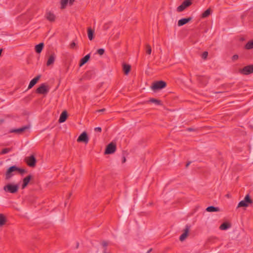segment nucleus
Instances as JSON below:
<instances>
[{
    "mask_svg": "<svg viewBox=\"0 0 253 253\" xmlns=\"http://www.w3.org/2000/svg\"><path fill=\"white\" fill-rule=\"evenodd\" d=\"M253 203V200L251 198L250 195L248 194L245 196L243 200L239 203L237 208L248 207L250 204H252Z\"/></svg>",
    "mask_w": 253,
    "mask_h": 253,
    "instance_id": "1",
    "label": "nucleus"
},
{
    "mask_svg": "<svg viewBox=\"0 0 253 253\" xmlns=\"http://www.w3.org/2000/svg\"><path fill=\"white\" fill-rule=\"evenodd\" d=\"M167 86V83L163 81H159L154 82L151 86V89L154 90L162 89Z\"/></svg>",
    "mask_w": 253,
    "mask_h": 253,
    "instance_id": "2",
    "label": "nucleus"
},
{
    "mask_svg": "<svg viewBox=\"0 0 253 253\" xmlns=\"http://www.w3.org/2000/svg\"><path fill=\"white\" fill-rule=\"evenodd\" d=\"M19 189V186L17 184H8L3 187V190L6 192H9L12 194L16 193Z\"/></svg>",
    "mask_w": 253,
    "mask_h": 253,
    "instance_id": "3",
    "label": "nucleus"
},
{
    "mask_svg": "<svg viewBox=\"0 0 253 253\" xmlns=\"http://www.w3.org/2000/svg\"><path fill=\"white\" fill-rule=\"evenodd\" d=\"M239 72L244 75H248L253 73V65H249L240 69Z\"/></svg>",
    "mask_w": 253,
    "mask_h": 253,
    "instance_id": "4",
    "label": "nucleus"
},
{
    "mask_svg": "<svg viewBox=\"0 0 253 253\" xmlns=\"http://www.w3.org/2000/svg\"><path fill=\"white\" fill-rule=\"evenodd\" d=\"M25 162L30 167L34 168L36 166V159L34 155L26 157L25 158Z\"/></svg>",
    "mask_w": 253,
    "mask_h": 253,
    "instance_id": "5",
    "label": "nucleus"
},
{
    "mask_svg": "<svg viewBox=\"0 0 253 253\" xmlns=\"http://www.w3.org/2000/svg\"><path fill=\"white\" fill-rule=\"evenodd\" d=\"M49 91V88L48 85L45 84H42L41 85L37 88L36 93L42 94H46Z\"/></svg>",
    "mask_w": 253,
    "mask_h": 253,
    "instance_id": "6",
    "label": "nucleus"
},
{
    "mask_svg": "<svg viewBox=\"0 0 253 253\" xmlns=\"http://www.w3.org/2000/svg\"><path fill=\"white\" fill-rule=\"evenodd\" d=\"M116 150V144L113 142L109 143L107 146L105 151V154H111L114 153Z\"/></svg>",
    "mask_w": 253,
    "mask_h": 253,
    "instance_id": "7",
    "label": "nucleus"
},
{
    "mask_svg": "<svg viewBox=\"0 0 253 253\" xmlns=\"http://www.w3.org/2000/svg\"><path fill=\"white\" fill-rule=\"evenodd\" d=\"M77 141L78 142H83L85 144H87L89 141V137L87 133L85 131L82 133L78 137Z\"/></svg>",
    "mask_w": 253,
    "mask_h": 253,
    "instance_id": "8",
    "label": "nucleus"
},
{
    "mask_svg": "<svg viewBox=\"0 0 253 253\" xmlns=\"http://www.w3.org/2000/svg\"><path fill=\"white\" fill-rule=\"evenodd\" d=\"M191 4L192 1L191 0H185L181 3V5L177 7V11L178 12H181Z\"/></svg>",
    "mask_w": 253,
    "mask_h": 253,
    "instance_id": "9",
    "label": "nucleus"
},
{
    "mask_svg": "<svg viewBox=\"0 0 253 253\" xmlns=\"http://www.w3.org/2000/svg\"><path fill=\"white\" fill-rule=\"evenodd\" d=\"M16 166H13L9 167L5 173V179L9 180L13 175V172L16 171Z\"/></svg>",
    "mask_w": 253,
    "mask_h": 253,
    "instance_id": "10",
    "label": "nucleus"
},
{
    "mask_svg": "<svg viewBox=\"0 0 253 253\" xmlns=\"http://www.w3.org/2000/svg\"><path fill=\"white\" fill-rule=\"evenodd\" d=\"M189 230L190 226L186 225L185 229H184V232L179 237V240L180 241H183L187 238L189 232Z\"/></svg>",
    "mask_w": 253,
    "mask_h": 253,
    "instance_id": "11",
    "label": "nucleus"
},
{
    "mask_svg": "<svg viewBox=\"0 0 253 253\" xmlns=\"http://www.w3.org/2000/svg\"><path fill=\"white\" fill-rule=\"evenodd\" d=\"M29 128V126H24L19 128L13 129H11L10 132L12 133H16L18 134H21L24 132L26 130Z\"/></svg>",
    "mask_w": 253,
    "mask_h": 253,
    "instance_id": "12",
    "label": "nucleus"
},
{
    "mask_svg": "<svg viewBox=\"0 0 253 253\" xmlns=\"http://www.w3.org/2000/svg\"><path fill=\"white\" fill-rule=\"evenodd\" d=\"M75 0H61V9H63L66 8L68 2L70 5H72Z\"/></svg>",
    "mask_w": 253,
    "mask_h": 253,
    "instance_id": "13",
    "label": "nucleus"
},
{
    "mask_svg": "<svg viewBox=\"0 0 253 253\" xmlns=\"http://www.w3.org/2000/svg\"><path fill=\"white\" fill-rule=\"evenodd\" d=\"M41 77V75H39L37 76H36L35 78L32 79L31 82H30V84L28 85V89H30L32 88L38 82V81L40 80V79Z\"/></svg>",
    "mask_w": 253,
    "mask_h": 253,
    "instance_id": "14",
    "label": "nucleus"
},
{
    "mask_svg": "<svg viewBox=\"0 0 253 253\" xmlns=\"http://www.w3.org/2000/svg\"><path fill=\"white\" fill-rule=\"evenodd\" d=\"M68 117V113L66 111H64L62 112L60 116L58 122L60 123H63L65 122Z\"/></svg>",
    "mask_w": 253,
    "mask_h": 253,
    "instance_id": "15",
    "label": "nucleus"
},
{
    "mask_svg": "<svg viewBox=\"0 0 253 253\" xmlns=\"http://www.w3.org/2000/svg\"><path fill=\"white\" fill-rule=\"evenodd\" d=\"M192 18L191 17H189L187 18H182L178 20V26H182L186 23H188L192 20Z\"/></svg>",
    "mask_w": 253,
    "mask_h": 253,
    "instance_id": "16",
    "label": "nucleus"
},
{
    "mask_svg": "<svg viewBox=\"0 0 253 253\" xmlns=\"http://www.w3.org/2000/svg\"><path fill=\"white\" fill-rule=\"evenodd\" d=\"M32 177V176L30 174L23 179L22 189H24L28 185Z\"/></svg>",
    "mask_w": 253,
    "mask_h": 253,
    "instance_id": "17",
    "label": "nucleus"
},
{
    "mask_svg": "<svg viewBox=\"0 0 253 253\" xmlns=\"http://www.w3.org/2000/svg\"><path fill=\"white\" fill-rule=\"evenodd\" d=\"M131 69V66L129 64L126 63L123 64V71L124 74L126 75H128Z\"/></svg>",
    "mask_w": 253,
    "mask_h": 253,
    "instance_id": "18",
    "label": "nucleus"
},
{
    "mask_svg": "<svg viewBox=\"0 0 253 253\" xmlns=\"http://www.w3.org/2000/svg\"><path fill=\"white\" fill-rule=\"evenodd\" d=\"M55 55L54 53L51 54L49 56L46 62V65L47 66L53 64L55 61Z\"/></svg>",
    "mask_w": 253,
    "mask_h": 253,
    "instance_id": "19",
    "label": "nucleus"
},
{
    "mask_svg": "<svg viewBox=\"0 0 253 253\" xmlns=\"http://www.w3.org/2000/svg\"><path fill=\"white\" fill-rule=\"evenodd\" d=\"M90 58V54H88L86 55L84 57L82 58L80 62V66L81 67L84 65V64L87 62Z\"/></svg>",
    "mask_w": 253,
    "mask_h": 253,
    "instance_id": "20",
    "label": "nucleus"
},
{
    "mask_svg": "<svg viewBox=\"0 0 253 253\" xmlns=\"http://www.w3.org/2000/svg\"><path fill=\"white\" fill-rule=\"evenodd\" d=\"M46 18L49 21L53 22L55 19V16L51 12H47L46 13Z\"/></svg>",
    "mask_w": 253,
    "mask_h": 253,
    "instance_id": "21",
    "label": "nucleus"
},
{
    "mask_svg": "<svg viewBox=\"0 0 253 253\" xmlns=\"http://www.w3.org/2000/svg\"><path fill=\"white\" fill-rule=\"evenodd\" d=\"M44 46V43L43 42H41L39 44H37L35 46V50L37 53H40L42 52Z\"/></svg>",
    "mask_w": 253,
    "mask_h": 253,
    "instance_id": "22",
    "label": "nucleus"
},
{
    "mask_svg": "<svg viewBox=\"0 0 253 253\" xmlns=\"http://www.w3.org/2000/svg\"><path fill=\"white\" fill-rule=\"evenodd\" d=\"M206 210L208 212H217L220 211V209L218 207L209 206L207 208Z\"/></svg>",
    "mask_w": 253,
    "mask_h": 253,
    "instance_id": "23",
    "label": "nucleus"
},
{
    "mask_svg": "<svg viewBox=\"0 0 253 253\" xmlns=\"http://www.w3.org/2000/svg\"><path fill=\"white\" fill-rule=\"evenodd\" d=\"M231 226V225L228 222H224L219 226V229L221 230H227Z\"/></svg>",
    "mask_w": 253,
    "mask_h": 253,
    "instance_id": "24",
    "label": "nucleus"
},
{
    "mask_svg": "<svg viewBox=\"0 0 253 253\" xmlns=\"http://www.w3.org/2000/svg\"><path fill=\"white\" fill-rule=\"evenodd\" d=\"M6 222V218L5 216L2 214H0V226L4 225Z\"/></svg>",
    "mask_w": 253,
    "mask_h": 253,
    "instance_id": "25",
    "label": "nucleus"
},
{
    "mask_svg": "<svg viewBox=\"0 0 253 253\" xmlns=\"http://www.w3.org/2000/svg\"><path fill=\"white\" fill-rule=\"evenodd\" d=\"M148 102L153 103L158 105H162V101L160 100H158L155 98H150L148 101Z\"/></svg>",
    "mask_w": 253,
    "mask_h": 253,
    "instance_id": "26",
    "label": "nucleus"
},
{
    "mask_svg": "<svg viewBox=\"0 0 253 253\" xmlns=\"http://www.w3.org/2000/svg\"><path fill=\"white\" fill-rule=\"evenodd\" d=\"M93 33L94 31L92 30L90 28H88L87 29V35L88 39L90 40H92L93 39Z\"/></svg>",
    "mask_w": 253,
    "mask_h": 253,
    "instance_id": "27",
    "label": "nucleus"
},
{
    "mask_svg": "<svg viewBox=\"0 0 253 253\" xmlns=\"http://www.w3.org/2000/svg\"><path fill=\"white\" fill-rule=\"evenodd\" d=\"M247 49H252L253 48V40L249 41L245 46Z\"/></svg>",
    "mask_w": 253,
    "mask_h": 253,
    "instance_id": "28",
    "label": "nucleus"
},
{
    "mask_svg": "<svg viewBox=\"0 0 253 253\" xmlns=\"http://www.w3.org/2000/svg\"><path fill=\"white\" fill-rule=\"evenodd\" d=\"M211 12V10L210 8L207 9L205 11H204L202 13L201 17L203 18H205L208 17L210 15Z\"/></svg>",
    "mask_w": 253,
    "mask_h": 253,
    "instance_id": "29",
    "label": "nucleus"
},
{
    "mask_svg": "<svg viewBox=\"0 0 253 253\" xmlns=\"http://www.w3.org/2000/svg\"><path fill=\"white\" fill-rule=\"evenodd\" d=\"M152 49L151 46L147 44L146 45V52L147 54L150 55L151 53Z\"/></svg>",
    "mask_w": 253,
    "mask_h": 253,
    "instance_id": "30",
    "label": "nucleus"
},
{
    "mask_svg": "<svg viewBox=\"0 0 253 253\" xmlns=\"http://www.w3.org/2000/svg\"><path fill=\"white\" fill-rule=\"evenodd\" d=\"M11 149L10 148H4L2 150L1 152H0V154L3 155L6 153H8L11 151Z\"/></svg>",
    "mask_w": 253,
    "mask_h": 253,
    "instance_id": "31",
    "label": "nucleus"
},
{
    "mask_svg": "<svg viewBox=\"0 0 253 253\" xmlns=\"http://www.w3.org/2000/svg\"><path fill=\"white\" fill-rule=\"evenodd\" d=\"M16 171H18L19 173H20L21 174H23V173H25L26 172V170L25 169L19 168H18L17 167H16Z\"/></svg>",
    "mask_w": 253,
    "mask_h": 253,
    "instance_id": "32",
    "label": "nucleus"
},
{
    "mask_svg": "<svg viewBox=\"0 0 253 253\" xmlns=\"http://www.w3.org/2000/svg\"><path fill=\"white\" fill-rule=\"evenodd\" d=\"M105 50L103 48H99L97 50V53L100 55H102L104 53Z\"/></svg>",
    "mask_w": 253,
    "mask_h": 253,
    "instance_id": "33",
    "label": "nucleus"
},
{
    "mask_svg": "<svg viewBox=\"0 0 253 253\" xmlns=\"http://www.w3.org/2000/svg\"><path fill=\"white\" fill-rule=\"evenodd\" d=\"M102 245L104 248V249H106V251H107V246L108 245V243L107 242L105 241H103L102 242Z\"/></svg>",
    "mask_w": 253,
    "mask_h": 253,
    "instance_id": "34",
    "label": "nucleus"
},
{
    "mask_svg": "<svg viewBox=\"0 0 253 253\" xmlns=\"http://www.w3.org/2000/svg\"><path fill=\"white\" fill-rule=\"evenodd\" d=\"M208 55V52L207 51H204L202 55V57L204 59H206Z\"/></svg>",
    "mask_w": 253,
    "mask_h": 253,
    "instance_id": "35",
    "label": "nucleus"
},
{
    "mask_svg": "<svg viewBox=\"0 0 253 253\" xmlns=\"http://www.w3.org/2000/svg\"><path fill=\"white\" fill-rule=\"evenodd\" d=\"M94 130L95 131L100 132L102 130V129L100 127H96L94 128Z\"/></svg>",
    "mask_w": 253,
    "mask_h": 253,
    "instance_id": "36",
    "label": "nucleus"
},
{
    "mask_svg": "<svg viewBox=\"0 0 253 253\" xmlns=\"http://www.w3.org/2000/svg\"><path fill=\"white\" fill-rule=\"evenodd\" d=\"M76 44L75 42H72L70 45V48H74L76 46Z\"/></svg>",
    "mask_w": 253,
    "mask_h": 253,
    "instance_id": "37",
    "label": "nucleus"
},
{
    "mask_svg": "<svg viewBox=\"0 0 253 253\" xmlns=\"http://www.w3.org/2000/svg\"><path fill=\"white\" fill-rule=\"evenodd\" d=\"M238 55H234L232 57V59L233 60H236L238 59Z\"/></svg>",
    "mask_w": 253,
    "mask_h": 253,
    "instance_id": "38",
    "label": "nucleus"
},
{
    "mask_svg": "<svg viewBox=\"0 0 253 253\" xmlns=\"http://www.w3.org/2000/svg\"><path fill=\"white\" fill-rule=\"evenodd\" d=\"M105 110V109L103 108V109L97 110V112H104Z\"/></svg>",
    "mask_w": 253,
    "mask_h": 253,
    "instance_id": "39",
    "label": "nucleus"
},
{
    "mask_svg": "<svg viewBox=\"0 0 253 253\" xmlns=\"http://www.w3.org/2000/svg\"><path fill=\"white\" fill-rule=\"evenodd\" d=\"M126 161V159L125 158V157H123V159H122V163H125Z\"/></svg>",
    "mask_w": 253,
    "mask_h": 253,
    "instance_id": "40",
    "label": "nucleus"
},
{
    "mask_svg": "<svg viewBox=\"0 0 253 253\" xmlns=\"http://www.w3.org/2000/svg\"><path fill=\"white\" fill-rule=\"evenodd\" d=\"M103 253H111L110 252H108L107 251H106V249L103 250Z\"/></svg>",
    "mask_w": 253,
    "mask_h": 253,
    "instance_id": "41",
    "label": "nucleus"
},
{
    "mask_svg": "<svg viewBox=\"0 0 253 253\" xmlns=\"http://www.w3.org/2000/svg\"><path fill=\"white\" fill-rule=\"evenodd\" d=\"M191 162H189L188 163H187L186 165V168H188V167L189 166V165L190 164Z\"/></svg>",
    "mask_w": 253,
    "mask_h": 253,
    "instance_id": "42",
    "label": "nucleus"
},
{
    "mask_svg": "<svg viewBox=\"0 0 253 253\" xmlns=\"http://www.w3.org/2000/svg\"><path fill=\"white\" fill-rule=\"evenodd\" d=\"M151 251H152V249H150V250H149L147 252V253H150V252H151Z\"/></svg>",
    "mask_w": 253,
    "mask_h": 253,
    "instance_id": "43",
    "label": "nucleus"
},
{
    "mask_svg": "<svg viewBox=\"0 0 253 253\" xmlns=\"http://www.w3.org/2000/svg\"><path fill=\"white\" fill-rule=\"evenodd\" d=\"M241 41H243L244 40V39L243 38H241L240 39Z\"/></svg>",
    "mask_w": 253,
    "mask_h": 253,
    "instance_id": "44",
    "label": "nucleus"
}]
</instances>
